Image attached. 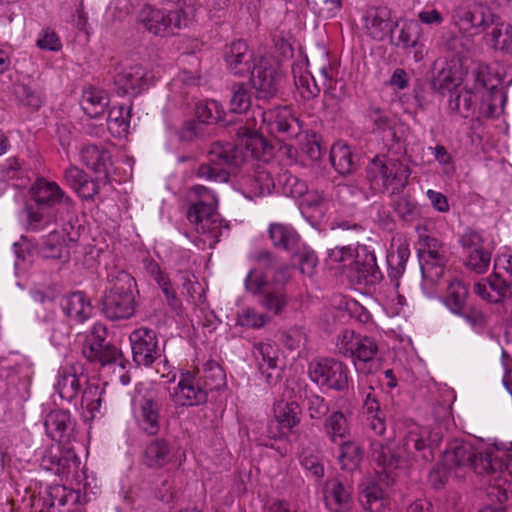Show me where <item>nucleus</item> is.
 I'll use <instances>...</instances> for the list:
<instances>
[{
	"label": "nucleus",
	"mask_w": 512,
	"mask_h": 512,
	"mask_svg": "<svg viewBox=\"0 0 512 512\" xmlns=\"http://www.w3.org/2000/svg\"><path fill=\"white\" fill-rule=\"evenodd\" d=\"M338 460L343 470L352 471L362 460V450L353 442H344L340 445Z\"/></svg>",
	"instance_id": "55"
},
{
	"label": "nucleus",
	"mask_w": 512,
	"mask_h": 512,
	"mask_svg": "<svg viewBox=\"0 0 512 512\" xmlns=\"http://www.w3.org/2000/svg\"><path fill=\"white\" fill-rule=\"evenodd\" d=\"M251 104V96L243 84L235 85L232 89L230 110L234 113L245 112Z\"/></svg>",
	"instance_id": "61"
},
{
	"label": "nucleus",
	"mask_w": 512,
	"mask_h": 512,
	"mask_svg": "<svg viewBox=\"0 0 512 512\" xmlns=\"http://www.w3.org/2000/svg\"><path fill=\"white\" fill-rule=\"evenodd\" d=\"M268 232L273 246L277 249L285 250L291 255L300 251V236L291 225L271 223Z\"/></svg>",
	"instance_id": "32"
},
{
	"label": "nucleus",
	"mask_w": 512,
	"mask_h": 512,
	"mask_svg": "<svg viewBox=\"0 0 512 512\" xmlns=\"http://www.w3.org/2000/svg\"><path fill=\"white\" fill-rule=\"evenodd\" d=\"M324 500L331 512H350L353 507V487L346 479L339 477L326 480Z\"/></svg>",
	"instance_id": "19"
},
{
	"label": "nucleus",
	"mask_w": 512,
	"mask_h": 512,
	"mask_svg": "<svg viewBox=\"0 0 512 512\" xmlns=\"http://www.w3.org/2000/svg\"><path fill=\"white\" fill-rule=\"evenodd\" d=\"M409 257L410 249L406 242L398 241L392 244L391 251L387 255L390 278L398 279L404 273Z\"/></svg>",
	"instance_id": "47"
},
{
	"label": "nucleus",
	"mask_w": 512,
	"mask_h": 512,
	"mask_svg": "<svg viewBox=\"0 0 512 512\" xmlns=\"http://www.w3.org/2000/svg\"><path fill=\"white\" fill-rule=\"evenodd\" d=\"M175 449L164 438H156L149 441L141 456L142 464L151 470H159L174 462Z\"/></svg>",
	"instance_id": "26"
},
{
	"label": "nucleus",
	"mask_w": 512,
	"mask_h": 512,
	"mask_svg": "<svg viewBox=\"0 0 512 512\" xmlns=\"http://www.w3.org/2000/svg\"><path fill=\"white\" fill-rule=\"evenodd\" d=\"M484 39L496 50H508L512 46V26L498 15L495 23L484 33Z\"/></svg>",
	"instance_id": "43"
},
{
	"label": "nucleus",
	"mask_w": 512,
	"mask_h": 512,
	"mask_svg": "<svg viewBox=\"0 0 512 512\" xmlns=\"http://www.w3.org/2000/svg\"><path fill=\"white\" fill-rule=\"evenodd\" d=\"M361 22L365 34L376 41L391 37L398 26V22L392 17L391 10L386 6L367 8L361 17Z\"/></svg>",
	"instance_id": "16"
},
{
	"label": "nucleus",
	"mask_w": 512,
	"mask_h": 512,
	"mask_svg": "<svg viewBox=\"0 0 512 512\" xmlns=\"http://www.w3.org/2000/svg\"><path fill=\"white\" fill-rule=\"evenodd\" d=\"M86 384L83 389L82 397H81V407L88 410L91 414L96 411H99L102 402V393L103 390L96 384H91L88 382V379L85 378Z\"/></svg>",
	"instance_id": "58"
},
{
	"label": "nucleus",
	"mask_w": 512,
	"mask_h": 512,
	"mask_svg": "<svg viewBox=\"0 0 512 512\" xmlns=\"http://www.w3.org/2000/svg\"><path fill=\"white\" fill-rule=\"evenodd\" d=\"M339 352H377L375 341L367 336L356 334L353 330L342 331L337 339Z\"/></svg>",
	"instance_id": "36"
},
{
	"label": "nucleus",
	"mask_w": 512,
	"mask_h": 512,
	"mask_svg": "<svg viewBox=\"0 0 512 512\" xmlns=\"http://www.w3.org/2000/svg\"><path fill=\"white\" fill-rule=\"evenodd\" d=\"M76 343L82 345V352H115L107 341V329L101 323H95L89 333H79Z\"/></svg>",
	"instance_id": "35"
},
{
	"label": "nucleus",
	"mask_w": 512,
	"mask_h": 512,
	"mask_svg": "<svg viewBox=\"0 0 512 512\" xmlns=\"http://www.w3.org/2000/svg\"><path fill=\"white\" fill-rule=\"evenodd\" d=\"M276 167L271 164H258L250 174L243 175L239 180V189L243 196L253 200L270 195L276 187L273 173Z\"/></svg>",
	"instance_id": "15"
},
{
	"label": "nucleus",
	"mask_w": 512,
	"mask_h": 512,
	"mask_svg": "<svg viewBox=\"0 0 512 512\" xmlns=\"http://www.w3.org/2000/svg\"><path fill=\"white\" fill-rule=\"evenodd\" d=\"M504 102L505 96L501 89L495 85L488 86L485 73L473 70L466 76L465 85L450 95L448 107L461 117L468 118L475 113L479 103V113L491 117Z\"/></svg>",
	"instance_id": "4"
},
{
	"label": "nucleus",
	"mask_w": 512,
	"mask_h": 512,
	"mask_svg": "<svg viewBox=\"0 0 512 512\" xmlns=\"http://www.w3.org/2000/svg\"><path fill=\"white\" fill-rule=\"evenodd\" d=\"M269 322V317L265 313L258 312L255 308H243L237 314L236 324L246 328L259 329Z\"/></svg>",
	"instance_id": "57"
},
{
	"label": "nucleus",
	"mask_w": 512,
	"mask_h": 512,
	"mask_svg": "<svg viewBox=\"0 0 512 512\" xmlns=\"http://www.w3.org/2000/svg\"><path fill=\"white\" fill-rule=\"evenodd\" d=\"M372 459L382 468V472H378L379 479L385 481L387 485L393 483L395 480V470L399 468L401 456L393 453L382 442L375 441L372 443Z\"/></svg>",
	"instance_id": "30"
},
{
	"label": "nucleus",
	"mask_w": 512,
	"mask_h": 512,
	"mask_svg": "<svg viewBox=\"0 0 512 512\" xmlns=\"http://www.w3.org/2000/svg\"><path fill=\"white\" fill-rule=\"evenodd\" d=\"M430 436L428 428L409 422L406 424V431L400 441L399 449L408 458L428 462L433 459Z\"/></svg>",
	"instance_id": "13"
},
{
	"label": "nucleus",
	"mask_w": 512,
	"mask_h": 512,
	"mask_svg": "<svg viewBox=\"0 0 512 512\" xmlns=\"http://www.w3.org/2000/svg\"><path fill=\"white\" fill-rule=\"evenodd\" d=\"M273 412L275 421L288 431L300 424L302 409L297 401L279 400L274 404Z\"/></svg>",
	"instance_id": "41"
},
{
	"label": "nucleus",
	"mask_w": 512,
	"mask_h": 512,
	"mask_svg": "<svg viewBox=\"0 0 512 512\" xmlns=\"http://www.w3.org/2000/svg\"><path fill=\"white\" fill-rule=\"evenodd\" d=\"M60 306L63 313L73 322L82 324L93 315L90 298L82 291L69 293L61 298Z\"/></svg>",
	"instance_id": "27"
},
{
	"label": "nucleus",
	"mask_w": 512,
	"mask_h": 512,
	"mask_svg": "<svg viewBox=\"0 0 512 512\" xmlns=\"http://www.w3.org/2000/svg\"><path fill=\"white\" fill-rule=\"evenodd\" d=\"M508 281L496 277L493 280L483 279L474 285V292L483 300L498 303L508 295Z\"/></svg>",
	"instance_id": "45"
},
{
	"label": "nucleus",
	"mask_w": 512,
	"mask_h": 512,
	"mask_svg": "<svg viewBox=\"0 0 512 512\" xmlns=\"http://www.w3.org/2000/svg\"><path fill=\"white\" fill-rule=\"evenodd\" d=\"M338 201L346 206H355L364 198L363 192L351 184H339L336 187Z\"/></svg>",
	"instance_id": "64"
},
{
	"label": "nucleus",
	"mask_w": 512,
	"mask_h": 512,
	"mask_svg": "<svg viewBox=\"0 0 512 512\" xmlns=\"http://www.w3.org/2000/svg\"><path fill=\"white\" fill-rule=\"evenodd\" d=\"M339 352H377L375 341L367 336L356 334L353 330L342 331L337 339Z\"/></svg>",
	"instance_id": "37"
},
{
	"label": "nucleus",
	"mask_w": 512,
	"mask_h": 512,
	"mask_svg": "<svg viewBox=\"0 0 512 512\" xmlns=\"http://www.w3.org/2000/svg\"><path fill=\"white\" fill-rule=\"evenodd\" d=\"M304 398L307 401V409L312 419L319 420L329 412V405L322 396L308 391L305 392Z\"/></svg>",
	"instance_id": "63"
},
{
	"label": "nucleus",
	"mask_w": 512,
	"mask_h": 512,
	"mask_svg": "<svg viewBox=\"0 0 512 512\" xmlns=\"http://www.w3.org/2000/svg\"><path fill=\"white\" fill-rule=\"evenodd\" d=\"M129 340L132 352H157L160 350L156 332L146 327L134 330L130 334Z\"/></svg>",
	"instance_id": "48"
},
{
	"label": "nucleus",
	"mask_w": 512,
	"mask_h": 512,
	"mask_svg": "<svg viewBox=\"0 0 512 512\" xmlns=\"http://www.w3.org/2000/svg\"><path fill=\"white\" fill-rule=\"evenodd\" d=\"M497 16L487 4L475 2L459 12L457 24L460 29L479 35L491 28Z\"/></svg>",
	"instance_id": "17"
},
{
	"label": "nucleus",
	"mask_w": 512,
	"mask_h": 512,
	"mask_svg": "<svg viewBox=\"0 0 512 512\" xmlns=\"http://www.w3.org/2000/svg\"><path fill=\"white\" fill-rule=\"evenodd\" d=\"M108 287L103 299V312L111 320L128 319L135 312L134 278L123 270H113L107 276Z\"/></svg>",
	"instance_id": "6"
},
{
	"label": "nucleus",
	"mask_w": 512,
	"mask_h": 512,
	"mask_svg": "<svg viewBox=\"0 0 512 512\" xmlns=\"http://www.w3.org/2000/svg\"><path fill=\"white\" fill-rule=\"evenodd\" d=\"M364 412L367 414L369 428L375 435L382 436L386 431V421L377 399L369 392L363 405Z\"/></svg>",
	"instance_id": "49"
},
{
	"label": "nucleus",
	"mask_w": 512,
	"mask_h": 512,
	"mask_svg": "<svg viewBox=\"0 0 512 512\" xmlns=\"http://www.w3.org/2000/svg\"><path fill=\"white\" fill-rule=\"evenodd\" d=\"M324 430L332 441L337 438H345L349 432V426L345 415L336 411L333 412L324 422Z\"/></svg>",
	"instance_id": "54"
},
{
	"label": "nucleus",
	"mask_w": 512,
	"mask_h": 512,
	"mask_svg": "<svg viewBox=\"0 0 512 512\" xmlns=\"http://www.w3.org/2000/svg\"><path fill=\"white\" fill-rule=\"evenodd\" d=\"M249 74H251V84L258 99L267 100L277 95L282 74L271 60L259 57Z\"/></svg>",
	"instance_id": "11"
},
{
	"label": "nucleus",
	"mask_w": 512,
	"mask_h": 512,
	"mask_svg": "<svg viewBox=\"0 0 512 512\" xmlns=\"http://www.w3.org/2000/svg\"><path fill=\"white\" fill-rule=\"evenodd\" d=\"M278 185L282 194L287 197L302 200L308 190L305 181L285 171L278 177Z\"/></svg>",
	"instance_id": "52"
},
{
	"label": "nucleus",
	"mask_w": 512,
	"mask_h": 512,
	"mask_svg": "<svg viewBox=\"0 0 512 512\" xmlns=\"http://www.w3.org/2000/svg\"><path fill=\"white\" fill-rule=\"evenodd\" d=\"M27 194L28 200L20 214V221L26 231L45 230L57 221L60 211L69 217L63 225L62 234L52 231L44 241L45 246L53 252L52 257H61L63 246L78 238V232L72 224L75 202L57 182L43 176L31 183Z\"/></svg>",
	"instance_id": "2"
},
{
	"label": "nucleus",
	"mask_w": 512,
	"mask_h": 512,
	"mask_svg": "<svg viewBox=\"0 0 512 512\" xmlns=\"http://www.w3.org/2000/svg\"><path fill=\"white\" fill-rule=\"evenodd\" d=\"M470 72H465L460 64H447L437 75L434 85L442 95H450L465 85L466 76Z\"/></svg>",
	"instance_id": "33"
},
{
	"label": "nucleus",
	"mask_w": 512,
	"mask_h": 512,
	"mask_svg": "<svg viewBox=\"0 0 512 512\" xmlns=\"http://www.w3.org/2000/svg\"><path fill=\"white\" fill-rule=\"evenodd\" d=\"M82 163L98 174L105 182L109 181L112 169L111 156L102 146L84 145L80 150Z\"/></svg>",
	"instance_id": "28"
},
{
	"label": "nucleus",
	"mask_w": 512,
	"mask_h": 512,
	"mask_svg": "<svg viewBox=\"0 0 512 512\" xmlns=\"http://www.w3.org/2000/svg\"><path fill=\"white\" fill-rule=\"evenodd\" d=\"M309 373L312 381L331 389L343 390L348 384L346 367L333 358H316L309 365Z\"/></svg>",
	"instance_id": "12"
},
{
	"label": "nucleus",
	"mask_w": 512,
	"mask_h": 512,
	"mask_svg": "<svg viewBox=\"0 0 512 512\" xmlns=\"http://www.w3.org/2000/svg\"><path fill=\"white\" fill-rule=\"evenodd\" d=\"M173 401L180 406H195L207 402L208 390L204 385L196 382L194 372L186 371L181 378L173 394Z\"/></svg>",
	"instance_id": "20"
},
{
	"label": "nucleus",
	"mask_w": 512,
	"mask_h": 512,
	"mask_svg": "<svg viewBox=\"0 0 512 512\" xmlns=\"http://www.w3.org/2000/svg\"><path fill=\"white\" fill-rule=\"evenodd\" d=\"M264 131L284 140L297 135L300 125L287 106L268 111L257 107L252 110L247 125L239 128L236 144L217 142L212 145L208 155L209 162L198 167L197 176L216 182L226 181V168L239 166L247 158L257 157L264 149Z\"/></svg>",
	"instance_id": "1"
},
{
	"label": "nucleus",
	"mask_w": 512,
	"mask_h": 512,
	"mask_svg": "<svg viewBox=\"0 0 512 512\" xmlns=\"http://www.w3.org/2000/svg\"><path fill=\"white\" fill-rule=\"evenodd\" d=\"M130 107L117 105L110 108L107 117V128L116 138L126 137L130 128Z\"/></svg>",
	"instance_id": "46"
},
{
	"label": "nucleus",
	"mask_w": 512,
	"mask_h": 512,
	"mask_svg": "<svg viewBox=\"0 0 512 512\" xmlns=\"http://www.w3.org/2000/svg\"><path fill=\"white\" fill-rule=\"evenodd\" d=\"M368 119L373 124V133L382 138L388 147L402 140L403 133L408 129L404 124L398 123L388 117L379 108H371L368 112Z\"/></svg>",
	"instance_id": "25"
},
{
	"label": "nucleus",
	"mask_w": 512,
	"mask_h": 512,
	"mask_svg": "<svg viewBox=\"0 0 512 512\" xmlns=\"http://www.w3.org/2000/svg\"><path fill=\"white\" fill-rule=\"evenodd\" d=\"M328 258L333 264L352 266L359 283L374 285L382 278L375 252L370 246L358 245L355 250L350 246L335 247L328 251Z\"/></svg>",
	"instance_id": "8"
},
{
	"label": "nucleus",
	"mask_w": 512,
	"mask_h": 512,
	"mask_svg": "<svg viewBox=\"0 0 512 512\" xmlns=\"http://www.w3.org/2000/svg\"><path fill=\"white\" fill-rule=\"evenodd\" d=\"M358 500L364 512H386L389 507L385 492L372 480L359 485Z\"/></svg>",
	"instance_id": "31"
},
{
	"label": "nucleus",
	"mask_w": 512,
	"mask_h": 512,
	"mask_svg": "<svg viewBox=\"0 0 512 512\" xmlns=\"http://www.w3.org/2000/svg\"><path fill=\"white\" fill-rule=\"evenodd\" d=\"M109 101V95L105 90L91 86L84 89L81 106L89 117L97 118L105 112Z\"/></svg>",
	"instance_id": "39"
},
{
	"label": "nucleus",
	"mask_w": 512,
	"mask_h": 512,
	"mask_svg": "<svg viewBox=\"0 0 512 512\" xmlns=\"http://www.w3.org/2000/svg\"><path fill=\"white\" fill-rule=\"evenodd\" d=\"M138 20L149 33L166 37L189 25V18L183 9H162L150 5L144 6Z\"/></svg>",
	"instance_id": "9"
},
{
	"label": "nucleus",
	"mask_w": 512,
	"mask_h": 512,
	"mask_svg": "<svg viewBox=\"0 0 512 512\" xmlns=\"http://www.w3.org/2000/svg\"><path fill=\"white\" fill-rule=\"evenodd\" d=\"M152 70L142 64L130 65L117 72L114 83L123 94L138 95L154 81Z\"/></svg>",
	"instance_id": "18"
},
{
	"label": "nucleus",
	"mask_w": 512,
	"mask_h": 512,
	"mask_svg": "<svg viewBox=\"0 0 512 512\" xmlns=\"http://www.w3.org/2000/svg\"><path fill=\"white\" fill-rule=\"evenodd\" d=\"M85 367L80 362L62 366L58 371L55 389L60 397L67 401L75 399L82 390V380L85 381Z\"/></svg>",
	"instance_id": "22"
},
{
	"label": "nucleus",
	"mask_w": 512,
	"mask_h": 512,
	"mask_svg": "<svg viewBox=\"0 0 512 512\" xmlns=\"http://www.w3.org/2000/svg\"><path fill=\"white\" fill-rule=\"evenodd\" d=\"M67 503V493L63 486L55 485L45 490L44 495L33 501L32 506L39 512H50L56 505L59 507Z\"/></svg>",
	"instance_id": "50"
},
{
	"label": "nucleus",
	"mask_w": 512,
	"mask_h": 512,
	"mask_svg": "<svg viewBox=\"0 0 512 512\" xmlns=\"http://www.w3.org/2000/svg\"><path fill=\"white\" fill-rule=\"evenodd\" d=\"M467 298L468 287L461 280L455 278L449 282L442 301L451 313L461 316L467 323L475 325L482 320V315L466 313Z\"/></svg>",
	"instance_id": "24"
},
{
	"label": "nucleus",
	"mask_w": 512,
	"mask_h": 512,
	"mask_svg": "<svg viewBox=\"0 0 512 512\" xmlns=\"http://www.w3.org/2000/svg\"><path fill=\"white\" fill-rule=\"evenodd\" d=\"M196 117L201 123L217 122L222 117L220 104L215 100L199 102L196 106Z\"/></svg>",
	"instance_id": "59"
},
{
	"label": "nucleus",
	"mask_w": 512,
	"mask_h": 512,
	"mask_svg": "<svg viewBox=\"0 0 512 512\" xmlns=\"http://www.w3.org/2000/svg\"><path fill=\"white\" fill-rule=\"evenodd\" d=\"M224 61L234 75L245 76L253 70L254 63H257L258 58L254 56L245 41L236 40L226 45Z\"/></svg>",
	"instance_id": "21"
},
{
	"label": "nucleus",
	"mask_w": 512,
	"mask_h": 512,
	"mask_svg": "<svg viewBox=\"0 0 512 512\" xmlns=\"http://www.w3.org/2000/svg\"><path fill=\"white\" fill-rule=\"evenodd\" d=\"M419 33L420 26L418 22L415 20H407L401 27L396 44L402 48L415 47L418 43Z\"/></svg>",
	"instance_id": "60"
},
{
	"label": "nucleus",
	"mask_w": 512,
	"mask_h": 512,
	"mask_svg": "<svg viewBox=\"0 0 512 512\" xmlns=\"http://www.w3.org/2000/svg\"><path fill=\"white\" fill-rule=\"evenodd\" d=\"M47 435L55 441L65 442L69 440L74 431L75 421L69 411L55 409L50 411L44 420Z\"/></svg>",
	"instance_id": "29"
},
{
	"label": "nucleus",
	"mask_w": 512,
	"mask_h": 512,
	"mask_svg": "<svg viewBox=\"0 0 512 512\" xmlns=\"http://www.w3.org/2000/svg\"><path fill=\"white\" fill-rule=\"evenodd\" d=\"M293 75L295 86L304 99L309 100L318 95L320 89L313 75L303 65L294 66Z\"/></svg>",
	"instance_id": "51"
},
{
	"label": "nucleus",
	"mask_w": 512,
	"mask_h": 512,
	"mask_svg": "<svg viewBox=\"0 0 512 512\" xmlns=\"http://www.w3.org/2000/svg\"><path fill=\"white\" fill-rule=\"evenodd\" d=\"M410 169L400 160L386 155L375 156L366 167V177L375 192L398 194L404 190Z\"/></svg>",
	"instance_id": "7"
},
{
	"label": "nucleus",
	"mask_w": 512,
	"mask_h": 512,
	"mask_svg": "<svg viewBox=\"0 0 512 512\" xmlns=\"http://www.w3.org/2000/svg\"><path fill=\"white\" fill-rule=\"evenodd\" d=\"M459 242L466 266L479 274L487 272L491 262V250L485 246L482 234L468 230L460 237Z\"/></svg>",
	"instance_id": "14"
},
{
	"label": "nucleus",
	"mask_w": 512,
	"mask_h": 512,
	"mask_svg": "<svg viewBox=\"0 0 512 512\" xmlns=\"http://www.w3.org/2000/svg\"><path fill=\"white\" fill-rule=\"evenodd\" d=\"M333 205L332 196L322 190H307L300 201V207L315 217H324Z\"/></svg>",
	"instance_id": "40"
},
{
	"label": "nucleus",
	"mask_w": 512,
	"mask_h": 512,
	"mask_svg": "<svg viewBox=\"0 0 512 512\" xmlns=\"http://www.w3.org/2000/svg\"><path fill=\"white\" fill-rule=\"evenodd\" d=\"M256 360L259 371L265 375L268 383H271L280 376L284 362L280 361L277 355L260 354V358L257 357Z\"/></svg>",
	"instance_id": "56"
},
{
	"label": "nucleus",
	"mask_w": 512,
	"mask_h": 512,
	"mask_svg": "<svg viewBox=\"0 0 512 512\" xmlns=\"http://www.w3.org/2000/svg\"><path fill=\"white\" fill-rule=\"evenodd\" d=\"M161 404L157 397L148 393L143 395L135 408L137 425L141 431L149 436H155L160 431Z\"/></svg>",
	"instance_id": "23"
},
{
	"label": "nucleus",
	"mask_w": 512,
	"mask_h": 512,
	"mask_svg": "<svg viewBox=\"0 0 512 512\" xmlns=\"http://www.w3.org/2000/svg\"><path fill=\"white\" fill-rule=\"evenodd\" d=\"M418 257L422 276L432 283L437 282L444 273L448 260V251L436 238L422 236L418 243Z\"/></svg>",
	"instance_id": "10"
},
{
	"label": "nucleus",
	"mask_w": 512,
	"mask_h": 512,
	"mask_svg": "<svg viewBox=\"0 0 512 512\" xmlns=\"http://www.w3.org/2000/svg\"><path fill=\"white\" fill-rule=\"evenodd\" d=\"M466 444L465 442L462 443H456L453 446H451L449 449H447L444 452L442 464L435 467L430 473H429V481L432 484V486L435 489L442 488L446 482L448 481L449 477L454 476L457 478H462L464 475L461 472L464 469L469 468V465H457V464H448L446 462V455L450 451H454L457 447Z\"/></svg>",
	"instance_id": "38"
},
{
	"label": "nucleus",
	"mask_w": 512,
	"mask_h": 512,
	"mask_svg": "<svg viewBox=\"0 0 512 512\" xmlns=\"http://www.w3.org/2000/svg\"><path fill=\"white\" fill-rule=\"evenodd\" d=\"M190 198H194V202L188 208L187 218L199 234L211 239L208 245L213 248L219 242L223 228H227L223 227L216 212L218 199L212 190L201 185L191 187Z\"/></svg>",
	"instance_id": "5"
},
{
	"label": "nucleus",
	"mask_w": 512,
	"mask_h": 512,
	"mask_svg": "<svg viewBox=\"0 0 512 512\" xmlns=\"http://www.w3.org/2000/svg\"><path fill=\"white\" fill-rule=\"evenodd\" d=\"M36 46L41 50L58 52L62 49V42L55 30L47 27L38 33Z\"/></svg>",
	"instance_id": "62"
},
{
	"label": "nucleus",
	"mask_w": 512,
	"mask_h": 512,
	"mask_svg": "<svg viewBox=\"0 0 512 512\" xmlns=\"http://www.w3.org/2000/svg\"><path fill=\"white\" fill-rule=\"evenodd\" d=\"M503 447L494 444L485 450L476 449L472 444H463L446 455L448 464L469 465L475 473L487 477V496L492 502L504 503L508 500L507 480L504 478L505 462L499 451Z\"/></svg>",
	"instance_id": "3"
},
{
	"label": "nucleus",
	"mask_w": 512,
	"mask_h": 512,
	"mask_svg": "<svg viewBox=\"0 0 512 512\" xmlns=\"http://www.w3.org/2000/svg\"><path fill=\"white\" fill-rule=\"evenodd\" d=\"M330 159L335 170L341 175L350 174L357 167L351 148L343 141H337L332 145Z\"/></svg>",
	"instance_id": "44"
},
{
	"label": "nucleus",
	"mask_w": 512,
	"mask_h": 512,
	"mask_svg": "<svg viewBox=\"0 0 512 512\" xmlns=\"http://www.w3.org/2000/svg\"><path fill=\"white\" fill-rule=\"evenodd\" d=\"M64 179L81 198L92 199L98 193L97 184L76 166L72 165L64 171Z\"/></svg>",
	"instance_id": "34"
},
{
	"label": "nucleus",
	"mask_w": 512,
	"mask_h": 512,
	"mask_svg": "<svg viewBox=\"0 0 512 512\" xmlns=\"http://www.w3.org/2000/svg\"><path fill=\"white\" fill-rule=\"evenodd\" d=\"M146 269L163 291L168 304L175 308L177 297L169 277L160 269L159 265L153 261L146 265Z\"/></svg>",
	"instance_id": "53"
},
{
	"label": "nucleus",
	"mask_w": 512,
	"mask_h": 512,
	"mask_svg": "<svg viewBox=\"0 0 512 512\" xmlns=\"http://www.w3.org/2000/svg\"><path fill=\"white\" fill-rule=\"evenodd\" d=\"M199 365L200 360L197 359L196 374L203 378V385L208 391L218 389L224 384L225 373L217 362L206 359V354H203L201 367Z\"/></svg>",
	"instance_id": "42"
}]
</instances>
